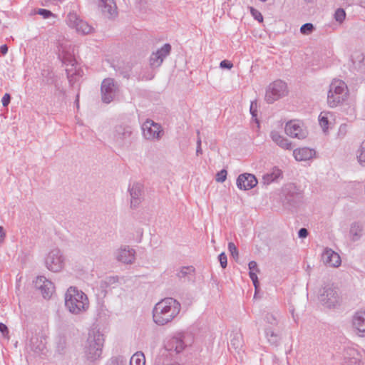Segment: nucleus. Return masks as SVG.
Masks as SVG:
<instances>
[{"instance_id": "f257e3e1", "label": "nucleus", "mask_w": 365, "mask_h": 365, "mask_svg": "<svg viewBox=\"0 0 365 365\" xmlns=\"http://www.w3.org/2000/svg\"><path fill=\"white\" fill-rule=\"evenodd\" d=\"M180 304L173 298H165L157 303L153 309V318L155 323L164 325L179 313Z\"/></svg>"}, {"instance_id": "f03ea898", "label": "nucleus", "mask_w": 365, "mask_h": 365, "mask_svg": "<svg viewBox=\"0 0 365 365\" xmlns=\"http://www.w3.org/2000/svg\"><path fill=\"white\" fill-rule=\"evenodd\" d=\"M65 306L73 314H79L89 307L87 296L76 287H71L65 295Z\"/></svg>"}, {"instance_id": "7ed1b4c3", "label": "nucleus", "mask_w": 365, "mask_h": 365, "mask_svg": "<svg viewBox=\"0 0 365 365\" xmlns=\"http://www.w3.org/2000/svg\"><path fill=\"white\" fill-rule=\"evenodd\" d=\"M349 89L344 81L334 79L329 86L327 94V103L329 107L334 108L344 103L348 98Z\"/></svg>"}, {"instance_id": "20e7f679", "label": "nucleus", "mask_w": 365, "mask_h": 365, "mask_svg": "<svg viewBox=\"0 0 365 365\" xmlns=\"http://www.w3.org/2000/svg\"><path fill=\"white\" fill-rule=\"evenodd\" d=\"M284 131L291 138L303 139L307 137V131L302 122L292 120L285 125Z\"/></svg>"}, {"instance_id": "39448f33", "label": "nucleus", "mask_w": 365, "mask_h": 365, "mask_svg": "<svg viewBox=\"0 0 365 365\" xmlns=\"http://www.w3.org/2000/svg\"><path fill=\"white\" fill-rule=\"evenodd\" d=\"M286 88V84L281 81L274 82L267 91L265 95L266 101L269 103H272L279 99L285 94Z\"/></svg>"}, {"instance_id": "423d86ee", "label": "nucleus", "mask_w": 365, "mask_h": 365, "mask_svg": "<svg viewBox=\"0 0 365 365\" xmlns=\"http://www.w3.org/2000/svg\"><path fill=\"white\" fill-rule=\"evenodd\" d=\"M68 24L69 26L76 29V31L83 34H89L92 31L86 22L82 21L75 13H69L68 15Z\"/></svg>"}, {"instance_id": "0eeeda50", "label": "nucleus", "mask_w": 365, "mask_h": 365, "mask_svg": "<svg viewBox=\"0 0 365 365\" xmlns=\"http://www.w3.org/2000/svg\"><path fill=\"white\" fill-rule=\"evenodd\" d=\"M171 46L170 44H165L156 53H153L150 58V65L152 67H158L161 65L165 57H166L170 52Z\"/></svg>"}, {"instance_id": "6e6552de", "label": "nucleus", "mask_w": 365, "mask_h": 365, "mask_svg": "<svg viewBox=\"0 0 365 365\" xmlns=\"http://www.w3.org/2000/svg\"><path fill=\"white\" fill-rule=\"evenodd\" d=\"M257 184V180L252 174L245 173L239 175L237 180V185L241 190H250L255 187Z\"/></svg>"}, {"instance_id": "1a4fd4ad", "label": "nucleus", "mask_w": 365, "mask_h": 365, "mask_svg": "<svg viewBox=\"0 0 365 365\" xmlns=\"http://www.w3.org/2000/svg\"><path fill=\"white\" fill-rule=\"evenodd\" d=\"M143 135L146 138H155L160 136V126L153 120H146L143 125Z\"/></svg>"}, {"instance_id": "9d476101", "label": "nucleus", "mask_w": 365, "mask_h": 365, "mask_svg": "<svg viewBox=\"0 0 365 365\" xmlns=\"http://www.w3.org/2000/svg\"><path fill=\"white\" fill-rule=\"evenodd\" d=\"M46 264L50 270L58 272L63 267V260L58 252H51L47 256Z\"/></svg>"}, {"instance_id": "9b49d317", "label": "nucleus", "mask_w": 365, "mask_h": 365, "mask_svg": "<svg viewBox=\"0 0 365 365\" xmlns=\"http://www.w3.org/2000/svg\"><path fill=\"white\" fill-rule=\"evenodd\" d=\"M36 286L41 291L44 298L50 297L54 291V287L51 282L42 276L37 277Z\"/></svg>"}, {"instance_id": "f8f14e48", "label": "nucleus", "mask_w": 365, "mask_h": 365, "mask_svg": "<svg viewBox=\"0 0 365 365\" xmlns=\"http://www.w3.org/2000/svg\"><path fill=\"white\" fill-rule=\"evenodd\" d=\"M114 82L111 78L104 79L101 85L102 100L106 103H109L113 100L114 91Z\"/></svg>"}, {"instance_id": "ddd939ff", "label": "nucleus", "mask_w": 365, "mask_h": 365, "mask_svg": "<svg viewBox=\"0 0 365 365\" xmlns=\"http://www.w3.org/2000/svg\"><path fill=\"white\" fill-rule=\"evenodd\" d=\"M352 323L359 336L365 335V312H357L353 317Z\"/></svg>"}, {"instance_id": "4468645a", "label": "nucleus", "mask_w": 365, "mask_h": 365, "mask_svg": "<svg viewBox=\"0 0 365 365\" xmlns=\"http://www.w3.org/2000/svg\"><path fill=\"white\" fill-rule=\"evenodd\" d=\"M322 257L324 262L331 267H337L341 264L340 256L331 250H326Z\"/></svg>"}, {"instance_id": "2eb2a0df", "label": "nucleus", "mask_w": 365, "mask_h": 365, "mask_svg": "<svg viewBox=\"0 0 365 365\" xmlns=\"http://www.w3.org/2000/svg\"><path fill=\"white\" fill-rule=\"evenodd\" d=\"M293 155L298 161L308 160L315 155V151L308 148H301L294 150Z\"/></svg>"}, {"instance_id": "dca6fc26", "label": "nucleus", "mask_w": 365, "mask_h": 365, "mask_svg": "<svg viewBox=\"0 0 365 365\" xmlns=\"http://www.w3.org/2000/svg\"><path fill=\"white\" fill-rule=\"evenodd\" d=\"M271 137L272 140L277 143L281 148L286 150H291L292 143H290L287 138H285L283 135H282L279 133L277 131H272L271 133Z\"/></svg>"}, {"instance_id": "f3484780", "label": "nucleus", "mask_w": 365, "mask_h": 365, "mask_svg": "<svg viewBox=\"0 0 365 365\" xmlns=\"http://www.w3.org/2000/svg\"><path fill=\"white\" fill-rule=\"evenodd\" d=\"M88 341L90 346H93L96 351H100L103 342V335L100 334L99 332L95 333L93 331L92 334L89 335Z\"/></svg>"}, {"instance_id": "a211bd4d", "label": "nucleus", "mask_w": 365, "mask_h": 365, "mask_svg": "<svg viewBox=\"0 0 365 365\" xmlns=\"http://www.w3.org/2000/svg\"><path fill=\"white\" fill-rule=\"evenodd\" d=\"M249 269H250V277L253 282V284L255 287V289H257L258 287V279L257 276V273L259 272V269L257 268V264L256 262L251 261L249 263Z\"/></svg>"}, {"instance_id": "6ab92c4d", "label": "nucleus", "mask_w": 365, "mask_h": 365, "mask_svg": "<svg viewBox=\"0 0 365 365\" xmlns=\"http://www.w3.org/2000/svg\"><path fill=\"white\" fill-rule=\"evenodd\" d=\"M118 259L123 263H131L134 259V251L122 250L118 255Z\"/></svg>"}, {"instance_id": "aec40b11", "label": "nucleus", "mask_w": 365, "mask_h": 365, "mask_svg": "<svg viewBox=\"0 0 365 365\" xmlns=\"http://www.w3.org/2000/svg\"><path fill=\"white\" fill-rule=\"evenodd\" d=\"M145 358L142 352H136L134 354L130 361V365H145Z\"/></svg>"}, {"instance_id": "412c9836", "label": "nucleus", "mask_w": 365, "mask_h": 365, "mask_svg": "<svg viewBox=\"0 0 365 365\" xmlns=\"http://www.w3.org/2000/svg\"><path fill=\"white\" fill-rule=\"evenodd\" d=\"M329 115H331L329 113L322 112L319 116V124L324 131L328 129Z\"/></svg>"}, {"instance_id": "4be33fe9", "label": "nucleus", "mask_w": 365, "mask_h": 365, "mask_svg": "<svg viewBox=\"0 0 365 365\" xmlns=\"http://www.w3.org/2000/svg\"><path fill=\"white\" fill-rule=\"evenodd\" d=\"M357 159L361 165L365 166V138L362 140L358 150Z\"/></svg>"}, {"instance_id": "5701e85b", "label": "nucleus", "mask_w": 365, "mask_h": 365, "mask_svg": "<svg viewBox=\"0 0 365 365\" xmlns=\"http://www.w3.org/2000/svg\"><path fill=\"white\" fill-rule=\"evenodd\" d=\"M281 175V172L279 170H276L273 173L270 174H267L264 175L263 180L264 182L266 184H269L273 181H274L276 179H277Z\"/></svg>"}, {"instance_id": "b1692460", "label": "nucleus", "mask_w": 365, "mask_h": 365, "mask_svg": "<svg viewBox=\"0 0 365 365\" xmlns=\"http://www.w3.org/2000/svg\"><path fill=\"white\" fill-rule=\"evenodd\" d=\"M100 6L111 14L113 9L115 8V3L113 0H100Z\"/></svg>"}, {"instance_id": "393cba45", "label": "nucleus", "mask_w": 365, "mask_h": 365, "mask_svg": "<svg viewBox=\"0 0 365 365\" xmlns=\"http://www.w3.org/2000/svg\"><path fill=\"white\" fill-rule=\"evenodd\" d=\"M228 249H229V251H230V254L232 255V256L234 258L237 259L238 258V250H237V248L235 246V245L233 242H230L228 244Z\"/></svg>"}, {"instance_id": "a878e982", "label": "nucleus", "mask_w": 365, "mask_h": 365, "mask_svg": "<svg viewBox=\"0 0 365 365\" xmlns=\"http://www.w3.org/2000/svg\"><path fill=\"white\" fill-rule=\"evenodd\" d=\"M346 16L345 11L343 9H339L335 12V19L336 21L341 22L344 20Z\"/></svg>"}, {"instance_id": "bb28decb", "label": "nucleus", "mask_w": 365, "mask_h": 365, "mask_svg": "<svg viewBox=\"0 0 365 365\" xmlns=\"http://www.w3.org/2000/svg\"><path fill=\"white\" fill-rule=\"evenodd\" d=\"M313 30V25L312 24L307 23L304 24L301 29L300 31L304 34H308Z\"/></svg>"}, {"instance_id": "cd10ccee", "label": "nucleus", "mask_w": 365, "mask_h": 365, "mask_svg": "<svg viewBox=\"0 0 365 365\" xmlns=\"http://www.w3.org/2000/svg\"><path fill=\"white\" fill-rule=\"evenodd\" d=\"M227 178V171L225 170H222L220 171L216 175V180L220 182H222L226 180Z\"/></svg>"}, {"instance_id": "c85d7f7f", "label": "nucleus", "mask_w": 365, "mask_h": 365, "mask_svg": "<svg viewBox=\"0 0 365 365\" xmlns=\"http://www.w3.org/2000/svg\"><path fill=\"white\" fill-rule=\"evenodd\" d=\"M251 13L252 16L255 17V19L259 21V22L262 21L263 17L260 12L257 11L256 9L251 8L250 9Z\"/></svg>"}, {"instance_id": "c756f323", "label": "nucleus", "mask_w": 365, "mask_h": 365, "mask_svg": "<svg viewBox=\"0 0 365 365\" xmlns=\"http://www.w3.org/2000/svg\"><path fill=\"white\" fill-rule=\"evenodd\" d=\"M194 272L192 267H183L179 273L180 277H183L185 274H191Z\"/></svg>"}, {"instance_id": "7c9ffc66", "label": "nucleus", "mask_w": 365, "mask_h": 365, "mask_svg": "<svg viewBox=\"0 0 365 365\" xmlns=\"http://www.w3.org/2000/svg\"><path fill=\"white\" fill-rule=\"evenodd\" d=\"M38 14L43 16V17L45 19H47V18L53 16V14L50 11L44 9H38Z\"/></svg>"}, {"instance_id": "2f4dec72", "label": "nucleus", "mask_w": 365, "mask_h": 365, "mask_svg": "<svg viewBox=\"0 0 365 365\" xmlns=\"http://www.w3.org/2000/svg\"><path fill=\"white\" fill-rule=\"evenodd\" d=\"M219 260L222 268H225L227 266V256L225 253H221L219 255Z\"/></svg>"}, {"instance_id": "473e14b6", "label": "nucleus", "mask_w": 365, "mask_h": 365, "mask_svg": "<svg viewBox=\"0 0 365 365\" xmlns=\"http://www.w3.org/2000/svg\"><path fill=\"white\" fill-rule=\"evenodd\" d=\"M220 67L222 68H228L230 69L233 67L232 63L227 60H223L220 63Z\"/></svg>"}, {"instance_id": "72a5a7b5", "label": "nucleus", "mask_w": 365, "mask_h": 365, "mask_svg": "<svg viewBox=\"0 0 365 365\" xmlns=\"http://www.w3.org/2000/svg\"><path fill=\"white\" fill-rule=\"evenodd\" d=\"M172 344L176 343L178 345L175 347V351L177 352H180L182 349V343L181 341H178V339H173L171 341Z\"/></svg>"}, {"instance_id": "f704fd0d", "label": "nucleus", "mask_w": 365, "mask_h": 365, "mask_svg": "<svg viewBox=\"0 0 365 365\" xmlns=\"http://www.w3.org/2000/svg\"><path fill=\"white\" fill-rule=\"evenodd\" d=\"M2 105L4 106H7L10 102V95L9 93L4 94L1 100Z\"/></svg>"}, {"instance_id": "c9c22d12", "label": "nucleus", "mask_w": 365, "mask_h": 365, "mask_svg": "<svg viewBox=\"0 0 365 365\" xmlns=\"http://www.w3.org/2000/svg\"><path fill=\"white\" fill-rule=\"evenodd\" d=\"M0 331L4 335H7L8 333H9L7 327L4 324H3V323H0Z\"/></svg>"}, {"instance_id": "e433bc0d", "label": "nucleus", "mask_w": 365, "mask_h": 365, "mask_svg": "<svg viewBox=\"0 0 365 365\" xmlns=\"http://www.w3.org/2000/svg\"><path fill=\"white\" fill-rule=\"evenodd\" d=\"M256 108H257V103L252 102L250 106V112L253 116H256Z\"/></svg>"}, {"instance_id": "4c0bfd02", "label": "nucleus", "mask_w": 365, "mask_h": 365, "mask_svg": "<svg viewBox=\"0 0 365 365\" xmlns=\"http://www.w3.org/2000/svg\"><path fill=\"white\" fill-rule=\"evenodd\" d=\"M308 232L305 228H302L299 231V237L301 238H304L307 236Z\"/></svg>"}, {"instance_id": "58836bf2", "label": "nucleus", "mask_w": 365, "mask_h": 365, "mask_svg": "<svg viewBox=\"0 0 365 365\" xmlns=\"http://www.w3.org/2000/svg\"><path fill=\"white\" fill-rule=\"evenodd\" d=\"M5 236L6 233L4 232V230L2 227L0 226V243H1L4 241Z\"/></svg>"}, {"instance_id": "ea45409f", "label": "nucleus", "mask_w": 365, "mask_h": 365, "mask_svg": "<svg viewBox=\"0 0 365 365\" xmlns=\"http://www.w3.org/2000/svg\"><path fill=\"white\" fill-rule=\"evenodd\" d=\"M0 51L3 55H5L8 52V47L6 45L4 44L1 46Z\"/></svg>"}, {"instance_id": "a19ab883", "label": "nucleus", "mask_w": 365, "mask_h": 365, "mask_svg": "<svg viewBox=\"0 0 365 365\" xmlns=\"http://www.w3.org/2000/svg\"><path fill=\"white\" fill-rule=\"evenodd\" d=\"M200 143H201L200 140H198V141H197L198 146H197V153L201 152Z\"/></svg>"}]
</instances>
